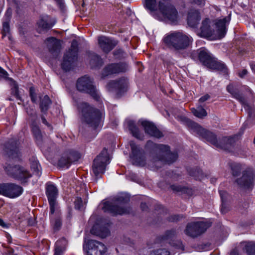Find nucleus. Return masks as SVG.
Listing matches in <instances>:
<instances>
[{"mask_svg": "<svg viewBox=\"0 0 255 255\" xmlns=\"http://www.w3.org/2000/svg\"><path fill=\"white\" fill-rule=\"evenodd\" d=\"M169 176L173 180H177L181 176V174L176 171H172L171 172H169Z\"/></svg>", "mask_w": 255, "mask_h": 255, "instance_id": "obj_52", "label": "nucleus"}, {"mask_svg": "<svg viewBox=\"0 0 255 255\" xmlns=\"http://www.w3.org/2000/svg\"><path fill=\"white\" fill-rule=\"evenodd\" d=\"M98 41L99 47L106 53L112 50L118 44L115 39L105 36H99Z\"/></svg>", "mask_w": 255, "mask_h": 255, "instance_id": "obj_22", "label": "nucleus"}, {"mask_svg": "<svg viewBox=\"0 0 255 255\" xmlns=\"http://www.w3.org/2000/svg\"><path fill=\"white\" fill-rule=\"evenodd\" d=\"M9 23L7 21L3 22L2 29V37L7 35L9 33Z\"/></svg>", "mask_w": 255, "mask_h": 255, "instance_id": "obj_49", "label": "nucleus"}, {"mask_svg": "<svg viewBox=\"0 0 255 255\" xmlns=\"http://www.w3.org/2000/svg\"><path fill=\"white\" fill-rule=\"evenodd\" d=\"M190 126L194 131L206 139L207 141L211 143H217L218 142L217 137L215 133L203 128L199 125L194 122L190 123Z\"/></svg>", "mask_w": 255, "mask_h": 255, "instance_id": "obj_17", "label": "nucleus"}, {"mask_svg": "<svg viewBox=\"0 0 255 255\" xmlns=\"http://www.w3.org/2000/svg\"><path fill=\"white\" fill-rule=\"evenodd\" d=\"M4 152L10 158H14L18 157L20 153L18 144H5Z\"/></svg>", "mask_w": 255, "mask_h": 255, "instance_id": "obj_32", "label": "nucleus"}, {"mask_svg": "<svg viewBox=\"0 0 255 255\" xmlns=\"http://www.w3.org/2000/svg\"><path fill=\"white\" fill-rule=\"evenodd\" d=\"M158 8L163 15L172 22L177 21L178 12L174 6L171 4L165 5L161 1L158 2Z\"/></svg>", "mask_w": 255, "mask_h": 255, "instance_id": "obj_20", "label": "nucleus"}, {"mask_svg": "<svg viewBox=\"0 0 255 255\" xmlns=\"http://www.w3.org/2000/svg\"><path fill=\"white\" fill-rule=\"evenodd\" d=\"M241 244H245L243 250L248 255H255V242H245Z\"/></svg>", "mask_w": 255, "mask_h": 255, "instance_id": "obj_40", "label": "nucleus"}, {"mask_svg": "<svg viewBox=\"0 0 255 255\" xmlns=\"http://www.w3.org/2000/svg\"><path fill=\"white\" fill-rule=\"evenodd\" d=\"M30 168L33 170V174L38 177H40L41 174V167L37 158L34 156H32L29 158Z\"/></svg>", "mask_w": 255, "mask_h": 255, "instance_id": "obj_33", "label": "nucleus"}, {"mask_svg": "<svg viewBox=\"0 0 255 255\" xmlns=\"http://www.w3.org/2000/svg\"><path fill=\"white\" fill-rule=\"evenodd\" d=\"M0 226L3 228H8L9 224L5 223L3 220L0 218Z\"/></svg>", "mask_w": 255, "mask_h": 255, "instance_id": "obj_61", "label": "nucleus"}, {"mask_svg": "<svg viewBox=\"0 0 255 255\" xmlns=\"http://www.w3.org/2000/svg\"><path fill=\"white\" fill-rule=\"evenodd\" d=\"M140 208L142 211H145L148 208L146 204L143 202H142L140 204Z\"/></svg>", "mask_w": 255, "mask_h": 255, "instance_id": "obj_64", "label": "nucleus"}, {"mask_svg": "<svg viewBox=\"0 0 255 255\" xmlns=\"http://www.w3.org/2000/svg\"><path fill=\"white\" fill-rule=\"evenodd\" d=\"M248 73V71L247 69H243L241 71H238V75L241 78H244Z\"/></svg>", "mask_w": 255, "mask_h": 255, "instance_id": "obj_53", "label": "nucleus"}, {"mask_svg": "<svg viewBox=\"0 0 255 255\" xmlns=\"http://www.w3.org/2000/svg\"><path fill=\"white\" fill-rule=\"evenodd\" d=\"M83 249L87 255H103L107 251L104 244L95 240H89L83 245Z\"/></svg>", "mask_w": 255, "mask_h": 255, "instance_id": "obj_12", "label": "nucleus"}, {"mask_svg": "<svg viewBox=\"0 0 255 255\" xmlns=\"http://www.w3.org/2000/svg\"><path fill=\"white\" fill-rule=\"evenodd\" d=\"M176 236V232L174 229L168 230L165 232L164 234L160 237V240L163 242H167L169 244L174 240Z\"/></svg>", "mask_w": 255, "mask_h": 255, "instance_id": "obj_37", "label": "nucleus"}, {"mask_svg": "<svg viewBox=\"0 0 255 255\" xmlns=\"http://www.w3.org/2000/svg\"><path fill=\"white\" fill-rule=\"evenodd\" d=\"M30 128L33 137L37 141H40L42 138V135L39 127L33 122L30 125Z\"/></svg>", "mask_w": 255, "mask_h": 255, "instance_id": "obj_38", "label": "nucleus"}, {"mask_svg": "<svg viewBox=\"0 0 255 255\" xmlns=\"http://www.w3.org/2000/svg\"><path fill=\"white\" fill-rule=\"evenodd\" d=\"M188 174L196 180H201L203 177L202 171L198 167L187 169Z\"/></svg>", "mask_w": 255, "mask_h": 255, "instance_id": "obj_41", "label": "nucleus"}, {"mask_svg": "<svg viewBox=\"0 0 255 255\" xmlns=\"http://www.w3.org/2000/svg\"><path fill=\"white\" fill-rule=\"evenodd\" d=\"M47 145L48 144H42L43 146H40L41 150L44 154H48V151H46V148H48V147H47Z\"/></svg>", "mask_w": 255, "mask_h": 255, "instance_id": "obj_63", "label": "nucleus"}, {"mask_svg": "<svg viewBox=\"0 0 255 255\" xmlns=\"http://www.w3.org/2000/svg\"><path fill=\"white\" fill-rule=\"evenodd\" d=\"M210 20L209 18H206L202 22L200 28V35L203 37H210L213 35L214 30L211 27Z\"/></svg>", "mask_w": 255, "mask_h": 255, "instance_id": "obj_28", "label": "nucleus"}, {"mask_svg": "<svg viewBox=\"0 0 255 255\" xmlns=\"http://www.w3.org/2000/svg\"><path fill=\"white\" fill-rule=\"evenodd\" d=\"M127 87L128 81L125 78L112 80L107 85V89L109 92L114 93L118 96L126 92Z\"/></svg>", "mask_w": 255, "mask_h": 255, "instance_id": "obj_15", "label": "nucleus"}, {"mask_svg": "<svg viewBox=\"0 0 255 255\" xmlns=\"http://www.w3.org/2000/svg\"><path fill=\"white\" fill-rule=\"evenodd\" d=\"M45 192L50 206V213L51 214H53L57 204L56 199L58 195V189L51 182H48L46 184Z\"/></svg>", "mask_w": 255, "mask_h": 255, "instance_id": "obj_16", "label": "nucleus"}, {"mask_svg": "<svg viewBox=\"0 0 255 255\" xmlns=\"http://www.w3.org/2000/svg\"><path fill=\"white\" fill-rule=\"evenodd\" d=\"M149 255H170V253L165 249H160L152 251Z\"/></svg>", "mask_w": 255, "mask_h": 255, "instance_id": "obj_47", "label": "nucleus"}, {"mask_svg": "<svg viewBox=\"0 0 255 255\" xmlns=\"http://www.w3.org/2000/svg\"><path fill=\"white\" fill-rule=\"evenodd\" d=\"M81 111L84 121L94 129L101 126L102 115L100 111L88 103L82 102L77 105Z\"/></svg>", "mask_w": 255, "mask_h": 255, "instance_id": "obj_1", "label": "nucleus"}, {"mask_svg": "<svg viewBox=\"0 0 255 255\" xmlns=\"http://www.w3.org/2000/svg\"><path fill=\"white\" fill-rule=\"evenodd\" d=\"M76 88L80 92L89 94L96 101H99L100 98L98 90L89 77L84 76L79 78L77 81Z\"/></svg>", "mask_w": 255, "mask_h": 255, "instance_id": "obj_9", "label": "nucleus"}, {"mask_svg": "<svg viewBox=\"0 0 255 255\" xmlns=\"http://www.w3.org/2000/svg\"><path fill=\"white\" fill-rule=\"evenodd\" d=\"M110 231L108 228H107V227L104 228L103 229V231L101 234V236L103 238H105L110 234Z\"/></svg>", "mask_w": 255, "mask_h": 255, "instance_id": "obj_56", "label": "nucleus"}, {"mask_svg": "<svg viewBox=\"0 0 255 255\" xmlns=\"http://www.w3.org/2000/svg\"><path fill=\"white\" fill-rule=\"evenodd\" d=\"M190 2L197 4L200 6H203L205 4V0H189Z\"/></svg>", "mask_w": 255, "mask_h": 255, "instance_id": "obj_54", "label": "nucleus"}, {"mask_svg": "<svg viewBox=\"0 0 255 255\" xmlns=\"http://www.w3.org/2000/svg\"><path fill=\"white\" fill-rule=\"evenodd\" d=\"M211 226V224L205 222H197L188 224L185 231V234L192 238L197 237Z\"/></svg>", "mask_w": 255, "mask_h": 255, "instance_id": "obj_13", "label": "nucleus"}, {"mask_svg": "<svg viewBox=\"0 0 255 255\" xmlns=\"http://www.w3.org/2000/svg\"><path fill=\"white\" fill-rule=\"evenodd\" d=\"M14 95H15V97L16 98V99L21 101V98H20V95L19 94V92H18V90L17 87L15 86L14 87Z\"/></svg>", "mask_w": 255, "mask_h": 255, "instance_id": "obj_58", "label": "nucleus"}, {"mask_svg": "<svg viewBox=\"0 0 255 255\" xmlns=\"http://www.w3.org/2000/svg\"><path fill=\"white\" fill-rule=\"evenodd\" d=\"M200 20L199 12L197 10H191L188 15L187 22L188 25L192 27H195Z\"/></svg>", "mask_w": 255, "mask_h": 255, "instance_id": "obj_31", "label": "nucleus"}, {"mask_svg": "<svg viewBox=\"0 0 255 255\" xmlns=\"http://www.w3.org/2000/svg\"><path fill=\"white\" fill-rule=\"evenodd\" d=\"M27 224L30 226H33L35 224V221L32 218H29L27 221Z\"/></svg>", "mask_w": 255, "mask_h": 255, "instance_id": "obj_62", "label": "nucleus"}, {"mask_svg": "<svg viewBox=\"0 0 255 255\" xmlns=\"http://www.w3.org/2000/svg\"><path fill=\"white\" fill-rule=\"evenodd\" d=\"M145 7L151 11H154L156 10V0H145Z\"/></svg>", "mask_w": 255, "mask_h": 255, "instance_id": "obj_44", "label": "nucleus"}, {"mask_svg": "<svg viewBox=\"0 0 255 255\" xmlns=\"http://www.w3.org/2000/svg\"><path fill=\"white\" fill-rule=\"evenodd\" d=\"M141 125L144 128L145 132L151 137L160 139L164 136V133L159 130L152 122L148 121H142Z\"/></svg>", "mask_w": 255, "mask_h": 255, "instance_id": "obj_21", "label": "nucleus"}, {"mask_svg": "<svg viewBox=\"0 0 255 255\" xmlns=\"http://www.w3.org/2000/svg\"><path fill=\"white\" fill-rule=\"evenodd\" d=\"M126 123L132 135L139 140H143L144 139V135L137 127L134 121L128 120Z\"/></svg>", "mask_w": 255, "mask_h": 255, "instance_id": "obj_24", "label": "nucleus"}, {"mask_svg": "<svg viewBox=\"0 0 255 255\" xmlns=\"http://www.w3.org/2000/svg\"><path fill=\"white\" fill-rule=\"evenodd\" d=\"M6 255H18L14 253L13 249L11 248H7L6 252Z\"/></svg>", "mask_w": 255, "mask_h": 255, "instance_id": "obj_60", "label": "nucleus"}, {"mask_svg": "<svg viewBox=\"0 0 255 255\" xmlns=\"http://www.w3.org/2000/svg\"><path fill=\"white\" fill-rule=\"evenodd\" d=\"M228 164L231 169L233 176H238L240 175L241 171L243 168L242 164L233 161H230L228 162Z\"/></svg>", "mask_w": 255, "mask_h": 255, "instance_id": "obj_34", "label": "nucleus"}, {"mask_svg": "<svg viewBox=\"0 0 255 255\" xmlns=\"http://www.w3.org/2000/svg\"><path fill=\"white\" fill-rule=\"evenodd\" d=\"M88 194V193L85 188L81 189V191L79 193L80 196H77L74 201L75 208L76 209H81L83 206L82 198H83L84 196L87 197Z\"/></svg>", "mask_w": 255, "mask_h": 255, "instance_id": "obj_35", "label": "nucleus"}, {"mask_svg": "<svg viewBox=\"0 0 255 255\" xmlns=\"http://www.w3.org/2000/svg\"><path fill=\"white\" fill-rule=\"evenodd\" d=\"M150 154L154 159L163 162L171 164L176 161L178 157V150H170V147L166 144H153Z\"/></svg>", "mask_w": 255, "mask_h": 255, "instance_id": "obj_3", "label": "nucleus"}, {"mask_svg": "<svg viewBox=\"0 0 255 255\" xmlns=\"http://www.w3.org/2000/svg\"><path fill=\"white\" fill-rule=\"evenodd\" d=\"M239 138V135H234L230 136H225L223 137V140L224 141H227V143H234L238 142Z\"/></svg>", "mask_w": 255, "mask_h": 255, "instance_id": "obj_46", "label": "nucleus"}, {"mask_svg": "<svg viewBox=\"0 0 255 255\" xmlns=\"http://www.w3.org/2000/svg\"><path fill=\"white\" fill-rule=\"evenodd\" d=\"M51 224L54 232L59 231L62 225L61 217L59 216L51 217Z\"/></svg>", "mask_w": 255, "mask_h": 255, "instance_id": "obj_39", "label": "nucleus"}, {"mask_svg": "<svg viewBox=\"0 0 255 255\" xmlns=\"http://www.w3.org/2000/svg\"><path fill=\"white\" fill-rule=\"evenodd\" d=\"M47 45L49 52L54 57H56L60 52L61 45L59 40L51 37L47 38Z\"/></svg>", "mask_w": 255, "mask_h": 255, "instance_id": "obj_23", "label": "nucleus"}, {"mask_svg": "<svg viewBox=\"0 0 255 255\" xmlns=\"http://www.w3.org/2000/svg\"><path fill=\"white\" fill-rule=\"evenodd\" d=\"M230 19V16L229 15L228 17H225L223 19L217 20L216 22L218 36L220 39L224 37L226 34V25L229 23Z\"/></svg>", "mask_w": 255, "mask_h": 255, "instance_id": "obj_26", "label": "nucleus"}, {"mask_svg": "<svg viewBox=\"0 0 255 255\" xmlns=\"http://www.w3.org/2000/svg\"><path fill=\"white\" fill-rule=\"evenodd\" d=\"M68 245V241L65 238L59 239L55 244L54 255H63Z\"/></svg>", "mask_w": 255, "mask_h": 255, "instance_id": "obj_30", "label": "nucleus"}, {"mask_svg": "<svg viewBox=\"0 0 255 255\" xmlns=\"http://www.w3.org/2000/svg\"><path fill=\"white\" fill-rule=\"evenodd\" d=\"M213 145L214 148L219 151L241 154V151L239 150V144H213Z\"/></svg>", "mask_w": 255, "mask_h": 255, "instance_id": "obj_27", "label": "nucleus"}, {"mask_svg": "<svg viewBox=\"0 0 255 255\" xmlns=\"http://www.w3.org/2000/svg\"><path fill=\"white\" fill-rule=\"evenodd\" d=\"M198 58L202 64L210 69L217 70L226 74L228 68L222 61L218 60L206 49L201 48L198 53Z\"/></svg>", "mask_w": 255, "mask_h": 255, "instance_id": "obj_6", "label": "nucleus"}, {"mask_svg": "<svg viewBox=\"0 0 255 255\" xmlns=\"http://www.w3.org/2000/svg\"><path fill=\"white\" fill-rule=\"evenodd\" d=\"M254 174L251 169L243 171L241 178H237L236 182L241 187L245 189H253L254 183Z\"/></svg>", "mask_w": 255, "mask_h": 255, "instance_id": "obj_18", "label": "nucleus"}, {"mask_svg": "<svg viewBox=\"0 0 255 255\" xmlns=\"http://www.w3.org/2000/svg\"><path fill=\"white\" fill-rule=\"evenodd\" d=\"M29 96L31 98V101L33 103H36L37 102V96L36 93H35V90L34 88L30 87L29 89Z\"/></svg>", "mask_w": 255, "mask_h": 255, "instance_id": "obj_50", "label": "nucleus"}, {"mask_svg": "<svg viewBox=\"0 0 255 255\" xmlns=\"http://www.w3.org/2000/svg\"><path fill=\"white\" fill-rule=\"evenodd\" d=\"M23 192V188L15 183L0 184V194L9 198H15L20 196Z\"/></svg>", "mask_w": 255, "mask_h": 255, "instance_id": "obj_11", "label": "nucleus"}, {"mask_svg": "<svg viewBox=\"0 0 255 255\" xmlns=\"http://www.w3.org/2000/svg\"><path fill=\"white\" fill-rule=\"evenodd\" d=\"M210 98V96L208 94H206L204 96H203L202 97H201L199 100V102L201 103H203L205 101H206L207 100H208V99H209Z\"/></svg>", "mask_w": 255, "mask_h": 255, "instance_id": "obj_57", "label": "nucleus"}, {"mask_svg": "<svg viewBox=\"0 0 255 255\" xmlns=\"http://www.w3.org/2000/svg\"><path fill=\"white\" fill-rule=\"evenodd\" d=\"M192 112L195 116L199 118H203L207 115L206 110L202 107L199 108L198 109L192 108Z\"/></svg>", "mask_w": 255, "mask_h": 255, "instance_id": "obj_43", "label": "nucleus"}, {"mask_svg": "<svg viewBox=\"0 0 255 255\" xmlns=\"http://www.w3.org/2000/svg\"><path fill=\"white\" fill-rule=\"evenodd\" d=\"M56 23L55 19L51 18L49 16L45 15L40 16L37 24L38 29L47 30L51 28Z\"/></svg>", "mask_w": 255, "mask_h": 255, "instance_id": "obj_25", "label": "nucleus"}, {"mask_svg": "<svg viewBox=\"0 0 255 255\" xmlns=\"http://www.w3.org/2000/svg\"><path fill=\"white\" fill-rule=\"evenodd\" d=\"M8 74L6 71L0 67V75L1 77L6 78Z\"/></svg>", "mask_w": 255, "mask_h": 255, "instance_id": "obj_59", "label": "nucleus"}, {"mask_svg": "<svg viewBox=\"0 0 255 255\" xmlns=\"http://www.w3.org/2000/svg\"><path fill=\"white\" fill-rule=\"evenodd\" d=\"M171 189L175 192L185 193L187 192V188L184 186L173 184L170 186Z\"/></svg>", "mask_w": 255, "mask_h": 255, "instance_id": "obj_45", "label": "nucleus"}, {"mask_svg": "<svg viewBox=\"0 0 255 255\" xmlns=\"http://www.w3.org/2000/svg\"><path fill=\"white\" fill-rule=\"evenodd\" d=\"M81 157L80 154L73 150H67L64 152L58 161V165L61 167H69L72 162L78 161Z\"/></svg>", "mask_w": 255, "mask_h": 255, "instance_id": "obj_19", "label": "nucleus"}, {"mask_svg": "<svg viewBox=\"0 0 255 255\" xmlns=\"http://www.w3.org/2000/svg\"><path fill=\"white\" fill-rule=\"evenodd\" d=\"M4 169L8 176L20 181L22 184L27 182L32 176L27 169L19 165L8 164L4 167Z\"/></svg>", "mask_w": 255, "mask_h": 255, "instance_id": "obj_8", "label": "nucleus"}, {"mask_svg": "<svg viewBox=\"0 0 255 255\" xmlns=\"http://www.w3.org/2000/svg\"><path fill=\"white\" fill-rule=\"evenodd\" d=\"M112 153L111 147H104L94 159L92 170L96 180L101 178L102 175L105 173L107 165L110 162Z\"/></svg>", "mask_w": 255, "mask_h": 255, "instance_id": "obj_5", "label": "nucleus"}, {"mask_svg": "<svg viewBox=\"0 0 255 255\" xmlns=\"http://www.w3.org/2000/svg\"><path fill=\"white\" fill-rule=\"evenodd\" d=\"M129 201V197L127 195H122L117 197L114 202H105L102 209L104 212L112 214L113 216L123 215L129 214L131 211L129 206H123Z\"/></svg>", "mask_w": 255, "mask_h": 255, "instance_id": "obj_4", "label": "nucleus"}, {"mask_svg": "<svg viewBox=\"0 0 255 255\" xmlns=\"http://www.w3.org/2000/svg\"><path fill=\"white\" fill-rule=\"evenodd\" d=\"M126 149L124 153L129 154L132 164L136 165H143L145 161V152L140 144H125Z\"/></svg>", "mask_w": 255, "mask_h": 255, "instance_id": "obj_7", "label": "nucleus"}, {"mask_svg": "<svg viewBox=\"0 0 255 255\" xmlns=\"http://www.w3.org/2000/svg\"><path fill=\"white\" fill-rule=\"evenodd\" d=\"M90 63L92 68L100 67L103 64V60L99 55L92 53L90 55Z\"/></svg>", "mask_w": 255, "mask_h": 255, "instance_id": "obj_36", "label": "nucleus"}, {"mask_svg": "<svg viewBox=\"0 0 255 255\" xmlns=\"http://www.w3.org/2000/svg\"><path fill=\"white\" fill-rule=\"evenodd\" d=\"M163 41L170 48L177 50H184L192 42V38L182 32L174 31L165 36Z\"/></svg>", "mask_w": 255, "mask_h": 255, "instance_id": "obj_2", "label": "nucleus"}, {"mask_svg": "<svg viewBox=\"0 0 255 255\" xmlns=\"http://www.w3.org/2000/svg\"><path fill=\"white\" fill-rule=\"evenodd\" d=\"M51 103V101L49 97L47 95L44 96L43 98L41 100L40 103V108L41 112L46 114Z\"/></svg>", "mask_w": 255, "mask_h": 255, "instance_id": "obj_42", "label": "nucleus"}, {"mask_svg": "<svg viewBox=\"0 0 255 255\" xmlns=\"http://www.w3.org/2000/svg\"><path fill=\"white\" fill-rule=\"evenodd\" d=\"M169 244L176 249L184 250V247L180 240H174L171 242V244Z\"/></svg>", "mask_w": 255, "mask_h": 255, "instance_id": "obj_48", "label": "nucleus"}, {"mask_svg": "<svg viewBox=\"0 0 255 255\" xmlns=\"http://www.w3.org/2000/svg\"><path fill=\"white\" fill-rule=\"evenodd\" d=\"M183 216L182 215H173L168 217L170 222H177L180 220Z\"/></svg>", "mask_w": 255, "mask_h": 255, "instance_id": "obj_51", "label": "nucleus"}, {"mask_svg": "<svg viewBox=\"0 0 255 255\" xmlns=\"http://www.w3.org/2000/svg\"><path fill=\"white\" fill-rule=\"evenodd\" d=\"M227 90L232 95L234 98L236 99L242 105H243L245 107L246 106L248 107L247 100L244 96L241 93H240L237 89H235L233 85H229L227 87Z\"/></svg>", "mask_w": 255, "mask_h": 255, "instance_id": "obj_29", "label": "nucleus"}, {"mask_svg": "<svg viewBox=\"0 0 255 255\" xmlns=\"http://www.w3.org/2000/svg\"><path fill=\"white\" fill-rule=\"evenodd\" d=\"M128 70V64L124 62L112 63L107 64L103 69V78L111 75H116L126 72Z\"/></svg>", "mask_w": 255, "mask_h": 255, "instance_id": "obj_14", "label": "nucleus"}, {"mask_svg": "<svg viewBox=\"0 0 255 255\" xmlns=\"http://www.w3.org/2000/svg\"><path fill=\"white\" fill-rule=\"evenodd\" d=\"M78 43L76 40L72 41L70 48L63 56L61 68L65 71H70L78 58Z\"/></svg>", "mask_w": 255, "mask_h": 255, "instance_id": "obj_10", "label": "nucleus"}, {"mask_svg": "<svg viewBox=\"0 0 255 255\" xmlns=\"http://www.w3.org/2000/svg\"><path fill=\"white\" fill-rule=\"evenodd\" d=\"M220 195L221 196V198L222 203H224V202H225V201H226V197L227 195V193L224 191H220Z\"/></svg>", "mask_w": 255, "mask_h": 255, "instance_id": "obj_55", "label": "nucleus"}]
</instances>
